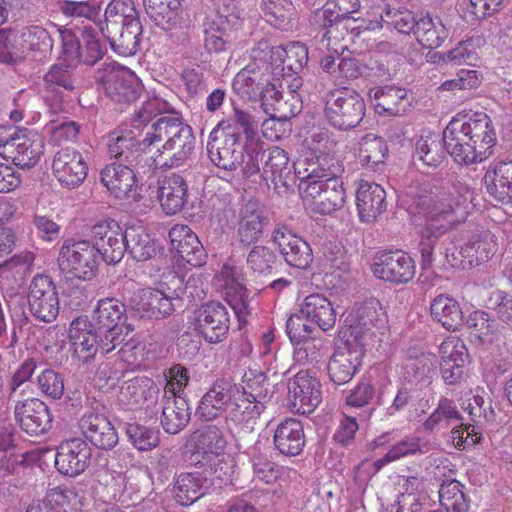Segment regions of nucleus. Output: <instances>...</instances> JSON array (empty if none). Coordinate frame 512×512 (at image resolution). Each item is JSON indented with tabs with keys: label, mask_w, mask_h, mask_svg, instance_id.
I'll use <instances>...</instances> for the list:
<instances>
[{
	"label": "nucleus",
	"mask_w": 512,
	"mask_h": 512,
	"mask_svg": "<svg viewBox=\"0 0 512 512\" xmlns=\"http://www.w3.org/2000/svg\"><path fill=\"white\" fill-rule=\"evenodd\" d=\"M462 187V200H454L449 195L441 197H420L415 201L419 213L424 216V224L419 229V251L421 269L427 271L433 264V254L440 237L452 230L466 218V205L472 200L473 192L468 186Z\"/></svg>",
	"instance_id": "obj_1"
},
{
	"label": "nucleus",
	"mask_w": 512,
	"mask_h": 512,
	"mask_svg": "<svg viewBox=\"0 0 512 512\" xmlns=\"http://www.w3.org/2000/svg\"><path fill=\"white\" fill-rule=\"evenodd\" d=\"M445 150L460 165L481 163L493 153L497 137L486 113L454 117L442 134Z\"/></svg>",
	"instance_id": "obj_2"
},
{
	"label": "nucleus",
	"mask_w": 512,
	"mask_h": 512,
	"mask_svg": "<svg viewBox=\"0 0 512 512\" xmlns=\"http://www.w3.org/2000/svg\"><path fill=\"white\" fill-rule=\"evenodd\" d=\"M164 142L157 155L152 156L153 171L177 168L186 163L195 148L192 128L175 114L157 118L143 138L144 147Z\"/></svg>",
	"instance_id": "obj_3"
},
{
	"label": "nucleus",
	"mask_w": 512,
	"mask_h": 512,
	"mask_svg": "<svg viewBox=\"0 0 512 512\" xmlns=\"http://www.w3.org/2000/svg\"><path fill=\"white\" fill-rule=\"evenodd\" d=\"M311 142L314 145L311 150L293 164L295 177L301 181V186L317 183L328 176H341L344 173V167L338 159L326 153L333 146L328 133L312 134Z\"/></svg>",
	"instance_id": "obj_4"
},
{
	"label": "nucleus",
	"mask_w": 512,
	"mask_h": 512,
	"mask_svg": "<svg viewBox=\"0 0 512 512\" xmlns=\"http://www.w3.org/2000/svg\"><path fill=\"white\" fill-rule=\"evenodd\" d=\"M240 387L226 379L216 380L201 397L196 413L200 418L211 421L220 416L223 412L234 423L245 424L241 408L238 407V396Z\"/></svg>",
	"instance_id": "obj_5"
},
{
	"label": "nucleus",
	"mask_w": 512,
	"mask_h": 512,
	"mask_svg": "<svg viewBox=\"0 0 512 512\" xmlns=\"http://www.w3.org/2000/svg\"><path fill=\"white\" fill-rule=\"evenodd\" d=\"M364 115L365 102L356 90L342 87L327 93L325 116L333 127L339 130L355 128Z\"/></svg>",
	"instance_id": "obj_6"
},
{
	"label": "nucleus",
	"mask_w": 512,
	"mask_h": 512,
	"mask_svg": "<svg viewBox=\"0 0 512 512\" xmlns=\"http://www.w3.org/2000/svg\"><path fill=\"white\" fill-rule=\"evenodd\" d=\"M99 255L88 240L66 239L59 248L57 264L69 278L91 280L97 274Z\"/></svg>",
	"instance_id": "obj_7"
},
{
	"label": "nucleus",
	"mask_w": 512,
	"mask_h": 512,
	"mask_svg": "<svg viewBox=\"0 0 512 512\" xmlns=\"http://www.w3.org/2000/svg\"><path fill=\"white\" fill-rule=\"evenodd\" d=\"M96 79L114 102L132 103L141 93L142 85L130 69L115 62L106 63L97 71Z\"/></svg>",
	"instance_id": "obj_8"
},
{
	"label": "nucleus",
	"mask_w": 512,
	"mask_h": 512,
	"mask_svg": "<svg viewBox=\"0 0 512 512\" xmlns=\"http://www.w3.org/2000/svg\"><path fill=\"white\" fill-rule=\"evenodd\" d=\"M109 154L115 159L113 163H124L136 167L138 173H152V155L145 151L143 139L137 140L132 131L115 130L107 136Z\"/></svg>",
	"instance_id": "obj_9"
},
{
	"label": "nucleus",
	"mask_w": 512,
	"mask_h": 512,
	"mask_svg": "<svg viewBox=\"0 0 512 512\" xmlns=\"http://www.w3.org/2000/svg\"><path fill=\"white\" fill-rule=\"evenodd\" d=\"M386 323V315L381 303L376 298H370L357 304L347 315L345 324L348 327L344 337L366 346L372 337L373 328H380Z\"/></svg>",
	"instance_id": "obj_10"
},
{
	"label": "nucleus",
	"mask_w": 512,
	"mask_h": 512,
	"mask_svg": "<svg viewBox=\"0 0 512 512\" xmlns=\"http://www.w3.org/2000/svg\"><path fill=\"white\" fill-rule=\"evenodd\" d=\"M244 385L240 387L238 407L244 416L245 424L253 429L256 419L264 412L271 398L269 383L262 371L249 370L243 376Z\"/></svg>",
	"instance_id": "obj_11"
},
{
	"label": "nucleus",
	"mask_w": 512,
	"mask_h": 512,
	"mask_svg": "<svg viewBox=\"0 0 512 512\" xmlns=\"http://www.w3.org/2000/svg\"><path fill=\"white\" fill-rule=\"evenodd\" d=\"M26 298L28 311L35 320L48 324L57 318L60 310L59 296L50 276L35 275L30 281Z\"/></svg>",
	"instance_id": "obj_12"
},
{
	"label": "nucleus",
	"mask_w": 512,
	"mask_h": 512,
	"mask_svg": "<svg viewBox=\"0 0 512 512\" xmlns=\"http://www.w3.org/2000/svg\"><path fill=\"white\" fill-rule=\"evenodd\" d=\"M225 131L214 127L209 134L207 153L214 165L218 168L234 171L243 162V152L246 143L242 144L241 137H237L229 124H223Z\"/></svg>",
	"instance_id": "obj_13"
},
{
	"label": "nucleus",
	"mask_w": 512,
	"mask_h": 512,
	"mask_svg": "<svg viewBox=\"0 0 512 512\" xmlns=\"http://www.w3.org/2000/svg\"><path fill=\"white\" fill-rule=\"evenodd\" d=\"M461 420L462 417L455 403L451 399L442 397L436 409L424 421L423 428L426 431L434 432L453 426L452 434L454 439H459V442L469 444L479 442L480 436L475 432V426L463 424Z\"/></svg>",
	"instance_id": "obj_14"
},
{
	"label": "nucleus",
	"mask_w": 512,
	"mask_h": 512,
	"mask_svg": "<svg viewBox=\"0 0 512 512\" xmlns=\"http://www.w3.org/2000/svg\"><path fill=\"white\" fill-rule=\"evenodd\" d=\"M9 140L5 159H11L20 168H32L44 151V140L40 134L28 129L9 126Z\"/></svg>",
	"instance_id": "obj_15"
},
{
	"label": "nucleus",
	"mask_w": 512,
	"mask_h": 512,
	"mask_svg": "<svg viewBox=\"0 0 512 512\" xmlns=\"http://www.w3.org/2000/svg\"><path fill=\"white\" fill-rule=\"evenodd\" d=\"M341 176H328L317 183L302 187L312 211L323 215L340 210L346 202V191Z\"/></svg>",
	"instance_id": "obj_16"
},
{
	"label": "nucleus",
	"mask_w": 512,
	"mask_h": 512,
	"mask_svg": "<svg viewBox=\"0 0 512 512\" xmlns=\"http://www.w3.org/2000/svg\"><path fill=\"white\" fill-rule=\"evenodd\" d=\"M179 301L176 289L167 293L159 288H144L128 299V305L140 317L162 319L174 313Z\"/></svg>",
	"instance_id": "obj_17"
},
{
	"label": "nucleus",
	"mask_w": 512,
	"mask_h": 512,
	"mask_svg": "<svg viewBox=\"0 0 512 512\" xmlns=\"http://www.w3.org/2000/svg\"><path fill=\"white\" fill-rule=\"evenodd\" d=\"M91 236L92 246L104 262L115 265L122 260L125 254L126 230L123 231L117 221L105 219L97 222L91 229Z\"/></svg>",
	"instance_id": "obj_18"
},
{
	"label": "nucleus",
	"mask_w": 512,
	"mask_h": 512,
	"mask_svg": "<svg viewBox=\"0 0 512 512\" xmlns=\"http://www.w3.org/2000/svg\"><path fill=\"white\" fill-rule=\"evenodd\" d=\"M290 409L299 414H309L322 401L321 383L309 371L300 370L287 384Z\"/></svg>",
	"instance_id": "obj_19"
},
{
	"label": "nucleus",
	"mask_w": 512,
	"mask_h": 512,
	"mask_svg": "<svg viewBox=\"0 0 512 512\" xmlns=\"http://www.w3.org/2000/svg\"><path fill=\"white\" fill-rule=\"evenodd\" d=\"M365 346L345 338L338 345L328 362V375L336 385H343L352 380L362 364Z\"/></svg>",
	"instance_id": "obj_20"
},
{
	"label": "nucleus",
	"mask_w": 512,
	"mask_h": 512,
	"mask_svg": "<svg viewBox=\"0 0 512 512\" xmlns=\"http://www.w3.org/2000/svg\"><path fill=\"white\" fill-rule=\"evenodd\" d=\"M374 275L393 284H406L412 281L416 273L413 258L401 250L383 252L375 257L372 266Z\"/></svg>",
	"instance_id": "obj_21"
},
{
	"label": "nucleus",
	"mask_w": 512,
	"mask_h": 512,
	"mask_svg": "<svg viewBox=\"0 0 512 512\" xmlns=\"http://www.w3.org/2000/svg\"><path fill=\"white\" fill-rule=\"evenodd\" d=\"M229 326V313L222 303L210 301L198 309L195 328L208 343L223 341L228 335Z\"/></svg>",
	"instance_id": "obj_22"
},
{
	"label": "nucleus",
	"mask_w": 512,
	"mask_h": 512,
	"mask_svg": "<svg viewBox=\"0 0 512 512\" xmlns=\"http://www.w3.org/2000/svg\"><path fill=\"white\" fill-rule=\"evenodd\" d=\"M261 177L267 187L272 188L278 195L288 194L292 190L289 181L294 176L291 174L288 153L284 149L273 146L265 150Z\"/></svg>",
	"instance_id": "obj_23"
},
{
	"label": "nucleus",
	"mask_w": 512,
	"mask_h": 512,
	"mask_svg": "<svg viewBox=\"0 0 512 512\" xmlns=\"http://www.w3.org/2000/svg\"><path fill=\"white\" fill-rule=\"evenodd\" d=\"M74 89L72 73L62 65H53L44 75V100L54 114L66 111L68 98Z\"/></svg>",
	"instance_id": "obj_24"
},
{
	"label": "nucleus",
	"mask_w": 512,
	"mask_h": 512,
	"mask_svg": "<svg viewBox=\"0 0 512 512\" xmlns=\"http://www.w3.org/2000/svg\"><path fill=\"white\" fill-rule=\"evenodd\" d=\"M151 173H138L136 167L111 163L100 174L101 182L117 199H135L137 183Z\"/></svg>",
	"instance_id": "obj_25"
},
{
	"label": "nucleus",
	"mask_w": 512,
	"mask_h": 512,
	"mask_svg": "<svg viewBox=\"0 0 512 512\" xmlns=\"http://www.w3.org/2000/svg\"><path fill=\"white\" fill-rule=\"evenodd\" d=\"M52 168L59 183L69 189L80 186L88 173L84 157L74 148L58 151L54 156Z\"/></svg>",
	"instance_id": "obj_26"
},
{
	"label": "nucleus",
	"mask_w": 512,
	"mask_h": 512,
	"mask_svg": "<svg viewBox=\"0 0 512 512\" xmlns=\"http://www.w3.org/2000/svg\"><path fill=\"white\" fill-rule=\"evenodd\" d=\"M91 459V448L81 438H72L62 442L55 455L57 470L66 476L80 475L88 467Z\"/></svg>",
	"instance_id": "obj_27"
},
{
	"label": "nucleus",
	"mask_w": 512,
	"mask_h": 512,
	"mask_svg": "<svg viewBox=\"0 0 512 512\" xmlns=\"http://www.w3.org/2000/svg\"><path fill=\"white\" fill-rule=\"evenodd\" d=\"M14 413L21 429L31 436L43 435L52 426V416L48 406L37 398L18 401Z\"/></svg>",
	"instance_id": "obj_28"
},
{
	"label": "nucleus",
	"mask_w": 512,
	"mask_h": 512,
	"mask_svg": "<svg viewBox=\"0 0 512 512\" xmlns=\"http://www.w3.org/2000/svg\"><path fill=\"white\" fill-rule=\"evenodd\" d=\"M272 240L290 266L305 269L312 262L313 256L309 244L293 234L286 226L276 225L272 233Z\"/></svg>",
	"instance_id": "obj_29"
},
{
	"label": "nucleus",
	"mask_w": 512,
	"mask_h": 512,
	"mask_svg": "<svg viewBox=\"0 0 512 512\" xmlns=\"http://www.w3.org/2000/svg\"><path fill=\"white\" fill-rule=\"evenodd\" d=\"M13 42L17 60L31 55L33 58L46 57L53 48L51 33L42 26L30 25L20 31L13 30Z\"/></svg>",
	"instance_id": "obj_30"
},
{
	"label": "nucleus",
	"mask_w": 512,
	"mask_h": 512,
	"mask_svg": "<svg viewBox=\"0 0 512 512\" xmlns=\"http://www.w3.org/2000/svg\"><path fill=\"white\" fill-rule=\"evenodd\" d=\"M269 219L264 207L255 199H249L241 206L238 217L237 237L244 246L259 241Z\"/></svg>",
	"instance_id": "obj_31"
},
{
	"label": "nucleus",
	"mask_w": 512,
	"mask_h": 512,
	"mask_svg": "<svg viewBox=\"0 0 512 512\" xmlns=\"http://www.w3.org/2000/svg\"><path fill=\"white\" fill-rule=\"evenodd\" d=\"M68 336L74 358L83 364L94 358L99 350L98 334L86 316L78 317L71 322Z\"/></svg>",
	"instance_id": "obj_32"
},
{
	"label": "nucleus",
	"mask_w": 512,
	"mask_h": 512,
	"mask_svg": "<svg viewBox=\"0 0 512 512\" xmlns=\"http://www.w3.org/2000/svg\"><path fill=\"white\" fill-rule=\"evenodd\" d=\"M79 428L86 440L99 449L109 450L118 443L116 429L103 414L85 413L79 420Z\"/></svg>",
	"instance_id": "obj_33"
},
{
	"label": "nucleus",
	"mask_w": 512,
	"mask_h": 512,
	"mask_svg": "<svg viewBox=\"0 0 512 512\" xmlns=\"http://www.w3.org/2000/svg\"><path fill=\"white\" fill-rule=\"evenodd\" d=\"M441 355L440 372L444 382L447 385L458 383L465 371L467 361V350L459 339H448L440 345Z\"/></svg>",
	"instance_id": "obj_34"
},
{
	"label": "nucleus",
	"mask_w": 512,
	"mask_h": 512,
	"mask_svg": "<svg viewBox=\"0 0 512 512\" xmlns=\"http://www.w3.org/2000/svg\"><path fill=\"white\" fill-rule=\"evenodd\" d=\"M273 444L282 455H299L305 446L304 427L301 421L295 418L280 421L274 430Z\"/></svg>",
	"instance_id": "obj_35"
},
{
	"label": "nucleus",
	"mask_w": 512,
	"mask_h": 512,
	"mask_svg": "<svg viewBox=\"0 0 512 512\" xmlns=\"http://www.w3.org/2000/svg\"><path fill=\"white\" fill-rule=\"evenodd\" d=\"M360 220L372 222L386 210V192L376 183L362 181L356 192Z\"/></svg>",
	"instance_id": "obj_36"
},
{
	"label": "nucleus",
	"mask_w": 512,
	"mask_h": 512,
	"mask_svg": "<svg viewBox=\"0 0 512 512\" xmlns=\"http://www.w3.org/2000/svg\"><path fill=\"white\" fill-rule=\"evenodd\" d=\"M486 190L502 204H511L512 160L491 164L484 176Z\"/></svg>",
	"instance_id": "obj_37"
},
{
	"label": "nucleus",
	"mask_w": 512,
	"mask_h": 512,
	"mask_svg": "<svg viewBox=\"0 0 512 512\" xmlns=\"http://www.w3.org/2000/svg\"><path fill=\"white\" fill-rule=\"evenodd\" d=\"M158 198L165 214H177L187 203L188 186L186 180L175 173L165 176L159 185Z\"/></svg>",
	"instance_id": "obj_38"
},
{
	"label": "nucleus",
	"mask_w": 512,
	"mask_h": 512,
	"mask_svg": "<svg viewBox=\"0 0 512 512\" xmlns=\"http://www.w3.org/2000/svg\"><path fill=\"white\" fill-rule=\"evenodd\" d=\"M340 13H335L331 9L323 8L317 10L312 18L313 25L322 28L321 43L327 50L338 53L344 46L340 45L343 39L344 31L347 27L343 25V19Z\"/></svg>",
	"instance_id": "obj_39"
},
{
	"label": "nucleus",
	"mask_w": 512,
	"mask_h": 512,
	"mask_svg": "<svg viewBox=\"0 0 512 512\" xmlns=\"http://www.w3.org/2000/svg\"><path fill=\"white\" fill-rule=\"evenodd\" d=\"M300 314L316 324L322 331L335 326L336 311L330 300L324 295L314 293L306 296L300 305Z\"/></svg>",
	"instance_id": "obj_40"
},
{
	"label": "nucleus",
	"mask_w": 512,
	"mask_h": 512,
	"mask_svg": "<svg viewBox=\"0 0 512 512\" xmlns=\"http://www.w3.org/2000/svg\"><path fill=\"white\" fill-rule=\"evenodd\" d=\"M161 426L168 434H177L189 423L191 412L182 394L164 395Z\"/></svg>",
	"instance_id": "obj_41"
},
{
	"label": "nucleus",
	"mask_w": 512,
	"mask_h": 512,
	"mask_svg": "<svg viewBox=\"0 0 512 512\" xmlns=\"http://www.w3.org/2000/svg\"><path fill=\"white\" fill-rule=\"evenodd\" d=\"M101 34L107 39L114 52L127 57L135 55L139 50L143 28L140 21L101 31Z\"/></svg>",
	"instance_id": "obj_42"
},
{
	"label": "nucleus",
	"mask_w": 512,
	"mask_h": 512,
	"mask_svg": "<svg viewBox=\"0 0 512 512\" xmlns=\"http://www.w3.org/2000/svg\"><path fill=\"white\" fill-rule=\"evenodd\" d=\"M276 68L271 74L275 76H291L302 71L308 62V49L300 42H292L286 46H276Z\"/></svg>",
	"instance_id": "obj_43"
},
{
	"label": "nucleus",
	"mask_w": 512,
	"mask_h": 512,
	"mask_svg": "<svg viewBox=\"0 0 512 512\" xmlns=\"http://www.w3.org/2000/svg\"><path fill=\"white\" fill-rule=\"evenodd\" d=\"M125 312L126 305L114 298H105L98 301V304L92 315V324L96 329L107 331L113 329L114 331L126 330L129 332L128 326L125 325Z\"/></svg>",
	"instance_id": "obj_44"
},
{
	"label": "nucleus",
	"mask_w": 512,
	"mask_h": 512,
	"mask_svg": "<svg viewBox=\"0 0 512 512\" xmlns=\"http://www.w3.org/2000/svg\"><path fill=\"white\" fill-rule=\"evenodd\" d=\"M388 153L387 142L374 133H368L358 141L356 157L359 163L367 169L382 170Z\"/></svg>",
	"instance_id": "obj_45"
},
{
	"label": "nucleus",
	"mask_w": 512,
	"mask_h": 512,
	"mask_svg": "<svg viewBox=\"0 0 512 512\" xmlns=\"http://www.w3.org/2000/svg\"><path fill=\"white\" fill-rule=\"evenodd\" d=\"M497 237L489 230H477L473 232L464 245L460 253L469 264L479 265L488 261L497 251Z\"/></svg>",
	"instance_id": "obj_46"
},
{
	"label": "nucleus",
	"mask_w": 512,
	"mask_h": 512,
	"mask_svg": "<svg viewBox=\"0 0 512 512\" xmlns=\"http://www.w3.org/2000/svg\"><path fill=\"white\" fill-rule=\"evenodd\" d=\"M208 489L207 477L202 473H181L175 478L173 495L177 503L189 506L204 496Z\"/></svg>",
	"instance_id": "obj_47"
},
{
	"label": "nucleus",
	"mask_w": 512,
	"mask_h": 512,
	"mask_svg": "<svg viewBox=\"0 0 512 512\" xmlns=\"http://www.w3.org/2000/svg\"><path fill=\"white\" fill-rule=\"evenodd\" d=\"M466 324L471 333L483 342L500 341L501 336H512V328L500 326L488 312L483 310L472 312Z\"/></svg>",
	"instance_id": "obj_48"
},
{
	"label": "nucleus",
	"mask_w": 512,
	"mask_h": 512,
	"mask_svg": "<svg viewBox=\"0 0 512 512\" xmlns=\"http://www.w3.org/2000/svg\"><path fill=\"white\" fill-rule=\"evenodd\" d=\"M140 22L139 13L132 0H112L105 9L104 21H99L100 32Z\"/></svg>",
	"instance_id": "obj_49"
},
{
	"label": "nucleus",
	"mask_w": 512,
	"mask_h": 512,
	"mask_svg": "<svg viewBox=\"0 0 512 512\" xmlns=\"http://www.w3.org/2000/svg\"><path fill=\"white\" fill-rule=\"evenodd\" d=\"M432 317L447 330L455 331L463 323V312L459 303L447 295H438L430 306Z\"/></svg>",
	"instance_id": "obj_50"
},
{
	"label": "nucleus",
	"mask_w": 512,
	"mask_h": 512,
	"mask_svg": "<svg viewBox=\"0 0 512 512\" xmlns=\"http://www.w3.org/2000/svg\"><path fill=\"white\" fill-rule=\"evenodd\" d=\"M229 22L225 16L216 14L205 18L203 23V43L205 49L211 52L225 50L228 43Z\"/></svg>",
	"instance_id": "obj_51"
},
{
	"label": "nucleus",
	"mask_w": 512,
	"mask_h": 512,
	"mask_svg": "<svg viewBox=\"0 0 512 512\" xmlns=\"http://www.w3.org/2000/svg\"><path fill=\"white\" fill-rule=\"evenodd\" d=\"M125 252L137 261H147L157 253L156 241L141 226L126 229Z\"/></svg>",
	"instance_id": "obj_52"
},
{
	"label": "nucleus",
	"mask_w": 512,
	"mask_h": 512,
	"mask_svg": "<svg viewBox=\"0 0 512 512\" xmlns=\"http://www.w3.org/2000/svg\"><path fill=\"white\" fill-rule=\"evenodd\" d=\"M414 35L422 47L435 49L441 46L448 32L440 19H433L427 14L418 18Z\"/></svg>",
	"instance_id": "obj_53"
},
{
	"label": "nucleus",
	"mask_w": 512,
	"mask_h": 512,
	"mask_svg": "<svg viewBox=\"0 0 512 512\" xmlns=\"http://www.w3.org/2000/svg\"><path fill=\"white\" fill-rule=\"evenodd\" d=\"M426 451L427 445L423 444L418 436L409 435L390 445L388 451L373 462V466L376 471H379L389 463Z\"/></svg>",
	"instance_id": "obj_54"
},
{
	"label": "nucleus",
	"mask_w": 512,
	"mask_h": 512,
	"mask_svg": "<svg viewBox=\"0 0 512 512\" xmlns=\"http://www.w3.org/2000/svg\"><path fill=\"white\" fill-rule=\"evenodd\" d=\"M369 96L377 113L398 115L401 112L400 105L406 97V92L399 87L385 86L370 89Z\"/></svg>",
	"instance_id": "obj_55"
},
{
	"label": "nucleus",
	"mask_w": 512,
	"mask_h": 512,
	"mask_svg": "<svg viewBox=\"0 0 512 512\" xmlns=\"http://www.w3.org/2000/svg\"><path fill=\"white\" fill-rule=\"evenodd\" d=\"M227 441L224 433L216 426L209 425L203 429L197 437V450L200 452V460H204V456L211 459L221 456L225 450Z\"/></svg>",
	"instance_id": "obj_56"
},
{
	"label": "nucleus",
	"mask_w": 512,
	"mask_h": 512,
	"mask_svg": "<svg viewBox=\"0 0 512 512\" xmlns=\"http://www.w3.org/2000/svg\"><path fill=\"white\" fill-rule=\"evenodd\" d=\"M233 112L230 118L220 121L215 127L221 129V131H225L226 127H224L223 124H229L231 130L237 137H241L240 130L243 132L246 142L251 143L258 140V121H256L255 117L249 112L237 107L234 108Z\"/></svg>",
	"instance_id": "obj_57"
},
{
	"label": "nucleus",
	"mask_w": 512,
	"mask_h": 512,
	"mask_svg": "<svg viewBox=\"0 0 512 512\" xmlns=\"http://www.w3.org/2000/svg\"><path fill=\"white\" fill-rule=\"evenodd\" d=\"M146 13L154 24L165 31H171L180 26L182 21V6L174 7L163 5V2L157 4H147Z\"/></svg>",
	"instance_id": "obj_58"
},
{
	"label": "nucleus",
	"mask_w": 512,
	"mask_h": 512,
	"mask_svg": "<svg viewBox=\"0 0 512 512\" xmlns=\"http://www.w3.org/2000/svg\"><path fill=\"white\" fill-rule=\"evenodd\" d=\"M247 268L254 275H270L278 264L275 252L264 245H254L247 254Z\"/></svg>",
	"instance_id": "obj_59"
},
{
	"label": "nucleus",
	"mask_w": 512,
	"mask_h": 512,
	"mask_svg": "<svg viewBox=\"0 0 512 512\" xmlns=\"http://www.w3.org/2000/svg\"><path fill=\"white\" fill-rule=\"evenodd\" d=\"M463 485L457 480L444 481L439 489V500L447 511L467 512L469 503L463 492Z\"/></svg>",
	"instance_id": "obj_60"
},
{
	"label": "nucleus",
	"mask_w": 512,
	"mask_h": 512,
	"mask_svg": "<svg viewBox=\"0 0 512 512\" xmlns=\"http://www.w3.org/2000/svg\"><path fill=\"white\" fill-rule=\"evenodd\" d=\"M200 456V452H193L190 457L191 463L201 467L209 468L212 474L215 475V478L220 480V482L224 484L231 483L232 477L235 473V465L233 460H226L223 454L211 459L207 458V456H204V460H200Z\"/></svg>",
	"instance_id": "obj_61"
},
{
	"label": "nucleus",
	"mask_w": 512,
	"mask_h": 512,
	"mask_svg": "<svg viewBox=\"0 0 512 512\" xmlns=\"http://www.w3.org/2000/svg\"><path fill=\"white\" fill-rule=\"evenodd\" d=\"M126 434L132 445L140 451H149L159 444V431L133 422L126 424Z\"/></svg>",
	"instance_id": "obj_62"
},
{
	"label": "nucleus",
	"mask_w": 512,
	"mask_h": 512,
	"mask_svg": "<svg viewBox=\"0 0 512 512\" xmlns=\"http://www.w3.org/2000/svg\"><path fill=\"white\" fill-rule=\"evenodd\" d=\"M218 280L222 282L224 298L229 305L248 300V291L235 279L233 267L224 265L218 274Z\"/></svg>",
	"instance_id": "obj_63"
},
{
	"label": "nucleus",
	"mask_w": 512,
	"mask_h": 512,
	"mask_svg": "<svg viewBox=\"0 0 512 512\" xmlns=\"http://www.w3.org/2000/svg\"><path fill=\"white\" fill-rule=\"evenodd\" d=\"M72 493L60 487L47 490L42 500L33 501L29 504L26 512H65L63 505Z\"/></svg>",
	"instance_id": "obj_64"
}]
</instances>
